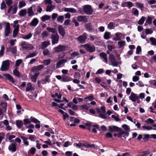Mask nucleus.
Instances as JSON below:
<instances>
[{"label":"nucleus","mask_w":156,"mask_h":156,"mask_svg":"<svg viewBox=\"0 0 156 156\" xmlns=\"http://www.w3.org/2000/svg\"><path fill=\"white\" fill-rule=\"evenodd\" d=\"M31 122L36 123H40V122L36 118L31 117Z\"/></svg>","instance_id":"nucleus-63"},{"label":"nucleus","mask_w":156,"mask_h":156,"mask_svg":"<svg viewBox=\"0 0 156 156\" xmlns=\"http://www.w3.org/2000/svg\"><path fill=\"white\" fill-rule=\"evenodd\" d=\"M85 27L87 31L90 32H94L95 30L97 31L96 30H95L94 29L92 24L90 23L86 24Z\"/></svg>","instance_id":"nucleus-12"},{"label":"nucleus","mask_w":156,"mask_h":156,"mask_svg":"<svg viewBox=\"0 0 156 156\" xmlns=\"http://www.w3.org/2000/svg\"><path fill=\"white\" fill-rule=\"evenodd\" d=\"M51 60L50 59L45 60L43 61V63L46 66L50 64Z\"/></svg>","instance_id":"nucleus-64"},{"label":"nucleus","mask_w":156,"mask_h":156,"mask_svg":"<svg viewBox=\"0 0 156 156\" xmlns=\"http://www.w3.org/2000/svg\"><path fill=\"white\" fill-rule=\"evenodd\" d=\"M85 126H87V127L86 128L89 130V131H90L91 130L90 127L92 126L91 123V122H87L85 124Z\"/></svg>","instance_id":"nucleus-61"},{"label":"nucleus","mask_w":156,"mask_h":156,"mask_svg":"<svg viewBox=\"0 0 156 156\" xmlns=\"http://www.w3.org/2000/svg\"><path fill=\"white\" fill-rule=\"evenodd\" d=\"M34 90V88L32 87L30 83H28L27 84L26 87V92H28L30 91H32Z\"/></svg>","instance_id":"nucleus-26"},{"label":"nucleus","mask_w":156,"mask_h":156,"mask_svg":"<svg viewBox=\"0 0 156 156\" xmlns=\"http://www.w3.org/2000/svg\"><path fill=\"white\" fill-rule=\"evenodd\" d=\"M38 76L39 73H34V75H32L30 77L32 81L34 82H35L36 81V79Z\"/></svg>","instance_id":"nucleus-28"},{"label":"nucleus","mask_w":156,"mask_h":156,"mask_svg":"<svg viewBox=\"0 0 156 156\" xmlns=\"http://www.w3.org/2000/svg\"><path fill=\"white\" fill-rule=\"evenodd\" d=\"M32 36L31 33H30L29 34L22 37V38L25 39H30Z\"/></svg>","instance_id":"nucleus-42"},{"label":"nucleus","mask_w":156,"mask_h":156,"mask_svg":"<svg viewBox=\"0 0 156 156\" xmlns=\"http://www.w3.org/2000/svg\"><path fill=\"white\" fill-rule=\"evenodd\" d=\"M145 20V17L144 16H142L138 21V24L140 25H142Z\"/></svg>","instance_id":"nucleus-48"},{"label":"nucleus","mask_w":156,"mask_h":156,"mask_svg":"<svg viewBox=\"0 0 156 156\" xmlns=\"http://www.w3.org/2000/svg\"><path fill=\"white\" fill-rule=\"evenodd\" d=\"M57 97L58 99H60L61 98L62 95L61 94H58L57 93H56L55 94L51 95V97L52 98H55Z\"/></svg>","instance_id":"nucleus-41"},{"label":"nucleus","mask_w":156,"mask_h":156,"mask_svg":"<svg viewBox=\"0 0 156 156\" xmlns=\"http://www.w3.org/2000/svg\"><path fill=\"white\" fill-rule=\"evenodd\" d=\"M33 6L30 7L28 9L27 12L29 14V16H32L34 15V13L33 10ZM34 7H35V6H34Z\"/></svg>","instance_id":"nucleus-29"},{"label":"nucleus","mask_w":156,"mask_h":156,"mask_svg":"<svg viewBox=\"0 0 156 156\" xmlns=\"http://www.w3.org/2000/svg\"><path fill=\"white\" fill-rule=\"evenodd\" d=\"M77 20L78 22H83L84 23H87L88 21V19L87 16H80L77 17Z\"/></svg>","instance_id":"nucleus-13"},{"label":"nucleus","mask_w":156,"mask_h":156,"mask_svg":"<svg viewBox=\"0 0 156 156\" xmlns=\"http://www.w3.org/2000/svg\"><path fill=\"white\" fill-rule=\"evenodd\" d=\"M121 34V33H117L115 34V35L116 36V37L114 38L113 39V40H115V41H119L121 40V38L119 36V35Z\"/></svg>","instance_id":"nucleus-49"},{"label":"nucleus","mask_w":156,"mask_h":156,"mask_svg":"<svg viewBox=\"0 0 156 156\" xmlns=\"http://www.w3.org/2000/svg\"><path fill=\"white\" fill-rule=\"evenodd\" d=\"M26 5V3L24 2L23 1L20 2L19 4V8L20 9Z\"/></svg>","instance_id":"nucleus-52"},{"label":"nucleus","mask_w":156,"mask_h":156,"mask_svg":"<svg viewBox=\"0 0 156 156\" xmlns=\"http://www.w3.org/2000/svg\"><path fill=\"white\" fill-rule=\"evenodd\" d=\"M74 145L77 147H78L79 148H80L81 147H83L85 146L84 144H82V143H79V144L74 143Z\"/></svg>","instance_id":"nucleus-62"},{"label":"nucleus","mask_w":156,"mask_h":156,"mask_svg":"<svg viewBox=\"0 0 156 156\" xmlns=\"http://www.w3.org/2000/svg\"><path fill=\"white\" fill-rule=\"evenodd\" d=\"M115 27V24L113 22H110L108 25V28L109 29H113Z\"/></svg>","instance_id":"nucleus-44"},{"label":"nucleus","mask_w":156,"mask_h":156,"mask_svg":"<svg viewBox=\"0 0 156 156\" xmlns=\"http://www.w3.org/2000/svg\"><path fill=\"white\" fill-rule=\"evenodd\" d=\"M125 42L124 41H119L118 42V44L119 48H121L125 45Z\"/></svg>","instance_id":"nucleus-54"},{"label":"nucleus","mask_w":156,"mask_h":156,"mask_svg":"<svg viewBox=\"0 0 156 156\" xmlns=\"http://www.w3.org/2000/svg\"><path fill=\"white\" fill-rule=\"evenodd\" d=\"M111 33L109 32H105L104 35V38L106 40H108L110 38Z\"/></svg>","instance_id":"nucleus-34"},{"label":"nucleus","mask_w":156,"mask_h":156,"mask_svg":"<svg viewBox=\"0 0 156 156\" xmlns=\"http://www.w3.org/2000/svg\"><path fill=\"white\" fill-rule=\"evenodd\" d=\"M50 18L51 17L50 16L45 15L41 17V20L42 21L44 22L50 20Z\"/></svg>","instance_id":"nucleus-32"},{"label":"nucleus","mask_w":156,"mask_h":156,"mask_svg":"<svg viewBox=\"0 0 156 156\" xmlns=\"http://www.w3.org/2000/svg\"><path fill=\"white\" fill-rule=\"evenodd\" d=\"M9 150L12 152H14L16 151V144L15 143H12L9 146Z\"/></svg>","instance_id":"nucleus-15"},{"label":"nucleus","mask_w":156,"mask_h":156,"mask_svg":"<svg viewBox=\"0 0 156 156\" xmlns=\"http://www.w3.org/2000/svg\"><path fill=\"white\" fill-rule=\"evenodd\" d=\"M100 55L102 58L104 59L105 62V63L107 62L108 59L107 58V55L104 52H101L100 54Z\"/></svg>","instance_id":"nucleus-30"},{"label":"nucleus","mask_w":156,"mask_h":156,"mask_svg":"<svg viewBox=\"0 0 156 156\" xmlns=\"http://www.w3.org/2000/svg\"><path fill=\"white\" fill-rule=\"evenodd\" d=\"M9 60H6L3 61L0 68L1 70L2 71L8 70L9 68Z\"/></svg>","instance_id":"nucleus-5"},{"label":"nucleus","mask_w":156,"mask_h":156,"mask_svg":"<svg viewBox=\"0 0 156 156\" xmlns=\"http://www.w3.org/2000/svg\"><path fill=\"white\" fill-rule=\"evenodd\" d=\"M46 29L49 32H51L53 33L51 34L50 37L51 40L52 44L54 45L58 44L59 41V37L56 29L55 28L48 27Z\"/></svg>","instance_id":"nucleus-1"},{"label":"nucleus","mask_w":156,"mask_h":156,"mask_svg":"<svg viewBox=\"0 0 156 156\" xmlns=\"http://www.w3.org/2000/svg\"><path fill=\"white\" fill-rule=\"evenodd\" d=\"M92 126L93 127V128L91 130L94 133H97V131L96 130L97 129H99V126L98 125H94Z\"/></svg>","instance_id":"nucleus-36"},{"label":"nucleus","mask_w":156,"mask_h":156,"mask_svg":"<svg viewBox=\"0 0 156 156\" xmlns=\"http://www.w3.org/2000/svg\"><path fill=\"white\" fill-rule=\"evenodd\" d=\"M3 123L6 126V129L7 130H10L12 129V127L9 125V121L7 120H5L3 121L0 122V124Z\"/></svg>","instance_id":"nucleus-18"},{"label":"nucleus","mask_w":156,"mask_h":156,"mask_svg":"<svg viewBox=\"0 0 156 156\" xmlns=\"http://www.w3.org/2000/svg\"><path fill=\"white\" fill-rule=\"evenodd\" d=\"M5 2L8 6H10L13 3V2L12 0H7Z\"/></svg>","instance_id":"nucleus-60"},{"label":"nucleus","mask_w":156,"mask_h":156,"mask_svg":"<svg viewBox=\"0 0 156 156\" xmlns=\"http://www.w3.org/2000/svg\"><path fill=\"white\" fill-rule=\"evenodd\" d=\"M27 10L26 9H22L19 12V15L21 16H23L26 15Z\"/></svg>","instance_id":"nucleus-37"},{"label":"nucleus","mask_w":156,"mask_h":156,"mask_svg":"<svg viewBox=\"0 0 156 156\" xmlns=\"http://www.w3.org/2000/svg\"><path fill=\"white\" fill-rule=\"evenodd\" d=\"M9 7L8 11V13H10L12 10V14H16L17 12L18 7L17 6V3H14L12 6L10 5V6H8Z\"/></svg>","instance_id":"nucleus-10"},{"label":"nucleus","mask_w":156,"mask_h":156,"mask_svg":"<svg viewBox=\"0 0 156 156\" xmlns=\"http://www.w3.org/2000/svg\"><path fill=\"white\" fill-rule=\"evenodd\" d=\"M36 149L35 147H31L29 151L32 154H34L36 151Z\"/></svg>","instance_id":"nucleus-59"},{"label":"nucleus","mask_w":156,"mask_h":156,"mask_svg":"<svg viewBox=\"0 0 156 156\" xmlns=\"http://www.w3.org/2000/svg\"><path fill=\"white\" fill-rule=\"evenodd\" d=\"M20 138L23 140L24 144L27 146L28 145L29 143L27 141V138L23 136H21Z\"/></svg>","instance_id":"nucleus-40"},{"label":"nucleus","mask_w":156,"mask_h":156,"mask_svg":"<svg viewBox=\"0 0 156 156\" xmlns=\"http://www.w3.org/2000/svg\"><path fill=\"white\" fill-rule=\"evenodd\" d=\"M19 30L14 29L13 32L12 37L13 38H15L16 37L18 34Z\"/></svg>","instance_id":"nucleus-50"},{"label":"nucleus","mask_w":156,"mask_h":156,"mask_svg":"<svg viewBox=\"0 0 156 156\" xmlns=\"http://www.w3.org/2000/svg\"><path fill=\"white\" fill-rule=\"evenodd\" d=\"M64 20V17L63 16H59L57 18V21L58 22L62 23Z\"/></svg>","instance_id":"nucleus-38"},{"label":"nucleus","mask_w":156,"mask_h":156,"mask_svg":"<svg viewBox=\"0 0 156 156\" xmlns=\"http://www.w3.org/2000/svg\"><path fill=\"white\" fill-rule=\"evenodd\" d=\"M37 53L36 52H34L27 55V56L26 57V58H32L36 56L37 55Z\"/></svg>","instance_id":"nucleus-43"},{"label":"nucleus","mask_w":156,"mask_h":156,"mask_svg":"<svg viewBox=\"0 0 156 156\" xmlns=\"http://www.w3.org/2000/svg\"><path fill=\"white\" fill-rule=\"evenodd\" d=\"M24 124L27 126L28 124L30 123L31 122V118L30 119H25L23 120Z\"/></svg>","instance_id":"nucleus-39"},{"label":"nucleus","mask_w":156,"mask_h":156,"mask_svg":"<svg viewBox=\"0 0 156 156\" xmlns=\"http://www.w3.org/2000/svg\"><path fill=\"white\" fill-rule=\"evenodd\" d=\"M13 74L17 77H19L21 76V74L18 71L17 68L15 69L13 71Z\"/></svg>","instance_id":"nucleus-35"},{"label":"nucleus","mask_w":156,"mask_h":156,"mask_svg":"<svg viewBox=\"0 0 156 156\" xmlns=\"http://www.w3.org/2000/svg\"><path fill=\"white\" fill-rule=\"evenodd\" d=\"M50 44V41L48 40H47L41 43L40 48L41 49H44Z\"/></svg>","instance_id":"nucleus-16"},{"label":"nucleus","mask_w":156,"mask_h":156,"mask_svg":"<svg viewBox=\"0 0 156 156\" xmlns=\"http://www.w3.org/2000/svg\"><path fill=\"white\" fill-rule=\"evenodd\" d=\"M39 23L38 20L36 18H34L30 23V25L31 26L35 27L37 26Z\"/></svg>","instance_id":"nucleus-23"},{"label":"nucleus","mask_w":156,"mask_h":156,"mask_svg":"<svg viewBox=\"0 0 156 156\" xmlns=\"http://www.w3.org/2000/svg\"><path fill=\"white\" fill-rule=\"evenodd\" d=\"M21 46L23 49L31 50L33 48V47L31 44H29L28 42L25 41L21 42Z\"/></svg>","instance_id":"nucleus-7"},{"label":"nucleus","mask_w":156,"mask_h":156,"mask_svg":"<svg viewBox=\"0 0 156 156\" xmlns=\"http://www.w3.org/2000/svg\"><path fill=\"white\" fill-rule=\"evenodd\" d=\"M7 52H11L13 54H16L17 53V47L13 46V47H10L6 49Z\"/></svg>","instance_id":"nucleus-14"},{"label":"nucleus","mask_w":156,"mask_h":156,"mask_svg":"<svg viewBox=\"0 0 156 156\" xmlns=\"http://www.w3.org/2000/svg\"><path fill=\"white\" fill-rule=\"evenodd\" d=\"M133 4L132 2H126L122 3L121 4V6L122 7H127L129 8H130L133 6Z\"/></svg>","instance_id":"nucleus-21"},{"label":"nucleus","mask_w":156,"mask_h":156,"mask_svg":"<svg viewBox=\"0 0 156 156\" xmlns=\"http://www.w3.org/2000/svg\"><path fill=\"white\" fill-rule=\"evenodd\" d=\"M109 59L110 61L112 66H118V62L116 61L113 55L111 54L109 55Z\"/></svg>","instance_id":"nucleus-11"},{"label":"nucleus","mask_w":156,"mask_h":156,"mask_svg":"<svg viewBox=\"0 0 156 156\" xmlns=\"http://www.w3.org/2000/svg\"><path fill=\"white\" fill-rule=\"evenodd\" d=\"M7 6L4 2L3 1L1 4V10L5 9L6 8Z\"/></svg>","instance_id":"nucleus-58"},{"label":"nucleus","mask_w":156,"mask_h":156,"mask_svg":"<svg viewBox=\"0 0 156 156\" xmlns=\"http://www.w3.org/2000/svg\"><path fill=\"white\" fill-rule=\"evenodd\" d=\"M83 11L86 14L90 15L93 12V9L91 5H85L83 6Z\"/></svg>","instance_id":"nucleus-4"},{"label":"nucleus","mask_w":156,"mask_h":156,"mask_svg":"<svg viewBox=\"0 0 156 156\" xmlns=\"http://www.w3.org/2000/svg\"><path fill=\"white\" fill-rule=\"evenodd\" d=\"M67 61L66 59H62L59 60L58 62L57 63L56 65V68H59L61 67L62 64H64Z\"/></svg>","instance_id":"nucleus-24"},{"label":"nucleus","mask_w":156,"mask_h":156,"mask_svg":"<svg viewBox=\"0 0 156 156\" xmlns=\"http://www.w3.org/2000/svg\"><path fill=\"white\" fill-rule=\"evenodd\" d=\"M129 98L132 101L135 102H136V100L139 99V97L137 96V95L133 93H131Z\"/></svg>","instance_id":"nucleus-17"},{"label":"nucleus","mask_w":156,"mask_h":156,"mask_svg":"<svg viewBox=\"0 0 156 156\" xmlns=\"http://www.w3.org/2000/svg\"><path fill=\"white\" fill-rule=\"evenodd\" d=\"M133 14L137 16L139 14L138 10L136 8H133L132 9Z\"/></svg>","instance_id":"nucleus-55"},{"label":"nucleus","mask_w":156,"mask_h":156,"mask_svg":"<svg viewBox=\"0 0 156 156\" xmlns=\"http://www.w3.org/2000/svg\"><path fill=\"white\" fill-rule=\"evenodd\" d=\"M150 40L152 44L153 45H156V39L151 37L150 38Z\"/></svg>","instance_id":"nucleus-46"},{"label":"nucleus","mask_w":156,"mask_h":156,"mask_svg":"<svg viewBox=\"0 0 156 156\" xmlns=\"http://www.w3.org/2000/svg\"><path fill=\"white\" fill-rule=\"evenodd\" d=\"M44 66L43 65H40L37 66H33L31 68V71L33 73H39V75L40 74V71H41L43 69Z\"/></svg>","instance_id":"nucleus-3"},{"label":"nucleus","mask_w":156,"mask_h":156,"mask_svg":"<svg viewBox=\"0 0 156 156\" xmlns=\"http://www.w3.org/2000/svg\"><path fill=\"white\" fill-rule=\"evenodd\" d=\"M22 62V60L21 59H19L17 60L15 63V66L16 67H18Z\"/></svg>","instance_id":"nucleus-53"},{"label":"nucleus","mask_w":156,"mask_h":156,"mask_svg":"<svg viewBox=\"0 0 156 156\" xmlns=\"http://www.w3.org/2000/svg\"><path fill=\"white\" fill-rule=\"evenodd\" d=\"M83 46L84 48L87 51L90 52H93L95 50V46L93 45L91 46L90 44H87L83 45Z\"/></svg>","instance_id":"nucleus-8"},{"label":"nucleus","mask_w":156,"mask_h":156,"mask_svg":"<svg viewBox=\"0 0 156 156\" xmlns=\"http://www.w3.org/2000/svg\"><path fill=\"white\" fill-rule=\"evenodd\" d=\"M48 35V32L46 31H43L41 34L42 37V38L47 37Z\"/></svg>","instance_id":"nucleus-57"},{"label":"nucleus","mask_w":156,"mask_h":156,"mask_svg":"<svg viewBox=\"0 0 156 156\" xmlns=\"http://www.w3.org/2000/svg\"><path fill=\"white\" fill-rule=\"evenodd\" d=\"M16 124L18 128H20L23 126V123L21 120H17L16 122Z\"/></svg>","instance_id":"nucleus-31"},{"label":"nucleus","mask_w":156,"mask_h":156,"mask_svg":"<svg viewBox=\"0 0 156 156\" xmlns=\"http://www.w3.org/2000/svg\"><path fill=\"white\" fill-rule=\"evenodd\" d=\"M72 80V79L68 76H62V80H61L62 81L64 82H68Z\"/></svg>","instance_id":"nucleus-27"},{"label":"nucleus","mask_w":156,"mask_h":156,"mask_svg":"<svg viewBox=\"0 0 156 156\" xmlns=\"http://www.w3.org/2000/svg\"><path fill=\"white\" fill-rule=\"evenodd\" d=\"M3 75L4 76L6 77L8 80H9V81L11 82L12 83H15V81L13 78V77L9 74H3Z\"/></svg>","instance_id":"nucleus-22"},{"label":"nucleus","mask_w":156,"mask_h":156,"mask_svg":"<svg viewBox=\"0 0 156 156\" xmlns=\"http://www.w3.org/2000/svg\"><path fill=\"white\" fill-rule=\"evenodd\" d=\"M67 49V47L62 45H59L54 48V51L55 52H60L65 51Z\"/></svg>","instance_id":"nucleus-6"},{"label":"nucleus","mask_w":156,"mask_h":156,"mask_svg":"<svg viewBox=\"0 0 156 156\" xmlns=\"http://www.w3.org/2000/svg\"><path fill=\"white\" fill-rule=\"evenodd\" d=\"M55 6L51 5H48L46 8V11L47 12H51L55 8Z\"/></svg>","instance_id":"nucleus-33"},{"label":"nucleus","mask_w":156,"mask_h":156,"mask_svg":"<svg viewBox=\"0 0 156 156\" xmlns=\"http://www.w3.org/2000/svg\"><path fill=\"white\" fill-rule=\"evenodd\" d=\"M109 131L110 132H115L119 131V127L115 126H109L108 127Z\"/></svg>","instance_id":"nucleus-25"},{"label":"nucleus","mask_w":156,"mask_h":156,"mask_svg":"<svg viewBox=\"0 0 156 156\" xmlns=\"http://www.w3.org/2000/svg\"><path fill=\"white\" fill-rule=\"evenodd\" d=\"M6 141H7V139L8 138L10 142H14V140H12L13 138H15L16 136L15 135H9V133H8L6 134Z\"/></svg>","instance_id":"nucleus-20"},{"label":"nucleus","mask_w":156,"mask_h":156,"mask_svg":"<svg viewBox=\"0 0 156 156\" xmlns=\"http://www.w3.org/2000/svg\"><path fill=\"white\" fill-rule=\"evenodd\" d=\"M18 20H16L14 22L13 27L14 29L19 30V25L18 24Z\"/></svg>","instance_id":"nucleus-45"},{"label":"nucleus","mask_w":156,"mask_h":156,"mask_svg":"<svg viewBox=\"0 0 156 156\" xmlns=\"http://www.w3.org/2000/svg\"><path fill=\"white\" fill-rule=\"evenodd\" d=\"M3 23L4 25H5L4 30V35L5 37L8 36L11 33L10 24L9 23H7L5 21L3 22Z\"/></svg>","instance_id":"nucleus-2"},{"label":"nucleus","mask_w":156,"mask_h":156,"mask_svg":"<svg viewBox=\"0 0 156 156\" xmlns=\"http://www.w3.org/2000/svg\"><path fill=\"white\" fill-rule=\"evenodd\" d=\"M43 53L44 55H48L50 54V52L48 49H44L43 51Z\"/></svg>","instance_id":"nucleus-47"},{"label":"nucleus","mask_w":156,"mask_h":156,"mask_svg":"<svg viewBox=\"0 0 156 156\" xmlns=\"http://www.w3.org/2000/svg\"><path fill=\"white\" fill-rule=\"evenodd\" d=\"M58 30L59 33L61 34L62 37H64L65 34V29L63 28L61 25L58 27Z\"/></svg>","instance_id":"nucleus-19"},{"label":"nucleus","mask_w":156,"mask_h":156,"mask_svg":"<svg viewBox=\"0 0 156 156\" xmlns=\"http://www.w3.org/2000/svg\"><path fill=\"white\" fill-rule=\"evenodd\" d=\"M87 35L86 33H84L82 35L79 36L76 38V40L80 43H84L87 39Z\"/></svg>","instance_id":"nucleus-9"},{"label":"nucleus","mask_w":156,"mask_h":156,"mask_svg":"<svg viewBox=\"0 0 156 156\" xmlns=\"http://www.w3.org/2000/svg\"><path fill=\"white\" fill-rule=\"evenodd\" d=\"M145 32L146 34L147 35L152 34L153 31L151 29H145Z\"/></svg>","instance_id":"nucleus-56"},{"label":"nucleus","mask_w":156,"mask_h":156,"mask_svg":"<svg viewBox=\"0 0 156 156\" xmlns=\"http://www.w3.org/2000/svg\"><path fill=\"white\" fill-rule=\"evenodd\" d=\"M5 136V133L3 132L0 133V144L1 143L2 140L4 139Z\"/></svg>","instance_id":"nucleus-51"}]
</instances>
